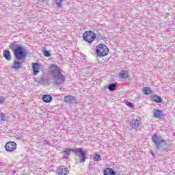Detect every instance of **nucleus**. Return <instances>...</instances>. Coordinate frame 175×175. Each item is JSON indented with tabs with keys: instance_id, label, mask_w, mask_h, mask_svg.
<instances>
[{
	"instance_id": "1",
	"label": "nucleus",
	"mask_w": 175,
	"mask_h": 175,
	"mask_svg": "<svg viewBox=\"0 0 175 175\" xmlns=\"http://www.w3.org/2000/svg\"><path fill=\"white\" fill-rule=\"evenodd\" d=\"M49 72L53 79V84L55 85H61L65 83V77L61 73L59 67L56 64H52L49 67Z\"/></svg>"
},
{
	"instance_id": "2",
	"label": "nucleus",
	"mask_w": 175,
	"mask_h": 175,
	"mask_svg": "<svg viewBox=\"0 0 175 175\" xmlns=\"http://www.w3.org/2000/svg\"><path fill=\"white\" fill-rule=\"evenodd\" d=\"M10 49H11L14 53V57L18 61H21L27 57V49L24 46L17 44V42L14 41L10 44Z\"/></svg>"
},
{
	"instance_id": "3",
	"label": "nucleus",
	"mask_w": 175,
	"mask_h": 175,
	"mask_svg": "<svg viewBox=\"0 0 175 175\" xmlns=\"http://www.w3.org/2000/svg\"><path fill=\"white\" fill-rule=\"evenodd\" d=\"M152 140L156 146L157 150H163V151H167L166 147L167 143L166 140L162 139V137L158 136L157 134H154L152 137Z\"/></svg>"
},
{
	"instance_id": "4",
	"label": "nucleus",
	"mask_w": 175,
	"mask_h": 175,
	"mask_svg": "<svg viewBox=\"0 0 175 175\" xmlns=\"http://www.w3.org/2000/svg\"><path fill=\"white\" fill-rule=\"evenodd\" d=\"M96 53L98 57H106L109 54V48L105 44H100L96 47Z\"/></svg>"
},
{
	"instance_id": "5",
	"label": "nucleus",
	"mask_w": 175,
	"mask_h": 175,
	"mask_svg": "<svg viewBox=\"0 0 175 175\" xmlns=\"http://www.w3.org/2000/svg\"><path fill=\"white\" fill-rule=\"evenodd\" d=\"M85 42L92 43L96 39V34L92 31H87L83 34Z\"/></svg>"
},
{
	"instance_id": "6",
	"label": "nucleus",
	"mask_w": 175,
	"mask_h": 175,
	"mask_svg": "<svg viewBox=\"0 0 175 175\" xmlns=\"http://www.w3.org/2000/svg\"><path fill=\"white\" fill-rule=\"evenodd\" d=\"M74 152L80 158V163H84L85 162V152H84L83 148H75Z\"/></svg>"
},
{
	"instance_id": "7",
	"label": "nucleus",
	"mask_w": 175,
	"mask_h": 175,
	"mask_svg": "<svg viewBox=\"0 0 175 175\" xmlns=\"http://www.w3.org/2000/svg\"><path fill=\"white\" fill-rule=\"evenodd\" d=\"M5 151L8 152H13L17 148V144L14 142H7L5 146Z\"/></svg>"
},
{
	"instance_id": "8",
	"label": "nucleus",
	"mask_w": 175,
	"mask_h": 175,
	"mask_svg": "<svg viewBox=\"0 0 175 175\" xmlns=\"http://www.w3.org/2000/svg\"><path fill=\"white\" fill-rule=\"evenodd\" d=\"M140 122H142L140 119H133L130 122V126L132 129H135V131H137L140 127Z\"/></svg>"
},
{
	"instance_id": "9",
	"label": "nucleus",
	"mask_w": 175,
	"mask_h": 175,
	"mask_svg": "<svg viewBox=\"0 0 175 175\" xmlns=\"http://www.w3.org/2000/svg\"><path fill=\"white\" fill-rule=\"evenodd\" d=\"M64 102H66V103L74 104L78 103L79 100L76 97H75V96L68 95L64 97Z\"/></svg>"
},
{
	"instance_id": "10",
	"label": "nucleus",
	"mask_w": 175,
	"mask_h": 175,
	"mask_svg": "<svg viewBox=\"0 0 175 175\" xmlns=\"http://www.w3.org/2000/svg\"><path fill=\"white\" fill-rule=\"evenodd\" d=\"M57 173L58 175H68L69 174V169L65 166H60L57 169Z\"/></svg>"
},
{
	"instance_id": "11",
	"label": "nucleus",
	"mask_w": 175,
	"mask_h": 175,
	"mask_svg": "<svg viewBox=\"0 0 175 175\" xmlns=\"http://www.w3.org/2000/svg\"><path fill=\"white\" fill-rule=\"evenodd\" d=\"M70 152H75V149L64 148L62 150L63 158H64V159H68V157L70 155Z\"/></svg>"
},
{
	"instance_id": "12",
	"label": "nucleus",
	"mask_w": 175,
	"mask_h": 175,
	"mask_svg": "<svg viewBox=\"0 0 175 175\" xmlns=\"http://www.w3.org/2000/svg\"><path fill=\"white\" fill-rule=\"evenodd\" d=\"M153 116L155 118H161L163 117V112L161 109H154L153 111Z\"/></svg>"
},
{
	"instance_id": "13",
	"label": "nucleus",
	"mask_w": 175,
	"mask_h": 175,
	"mask_svg": "<svg viewBox=\"0 0 175 175\" xmlns=\"http://www.w3.org/2000/svg\"><path fill=\"white\" fill-rule=\"evenodd\" d=\"M32 69L34 76H36V75L39 73V69H40V66H39L38 63H33L32 66Z\"/></svg>"
},
{
	"instance_id": "14",
	"label": "nucleus",
	"mask_w": 175,
	"mask_h": 175,
	"mask_svg": "<svg viewBox=\"0 0 175 175\" xmlns=\"http://www.w3.org/2000/svg\"><path fill=\"white\" fill-rule=\"evenodd\" d=\"M103 174L104 175H116V171L113 168L108 167L104 170Z\"/></svg>"
},
{
	"instance_id": "15",
	"label": "nucleus",
	"mask_w": 175,
	"mask_h": 175,
	"mask_svg": "<svg viewBox=\"0 0 175 175\" xmlns=\"http://www.w3.org/2000/svg\"><path fill=\"white\" fill-rule=\"evenodd\" d=\"M3 55L7 61H10V59H12V56H10V51L8 50L3 51Z\"/></svg>"
},
{
	"instance_id": "16",
	"label": "nucleus",
	"mask_w": 175,
	"mask_h": 175,
	"mask_svg": "<svg viewBox=\"0 0 175 175\" xmlns=\"http://www.w3.org/2000/svg\"><path fill=\"white\" fill-rule=\"evenodd\" d=\"M42 100L46 103H50L53 100V97L49 94H45L42 96Z\"/></svg>"
},
{
	"instance_id": "17",
	"label": "nucleus",
	"mask_w": 175,
	"mask_h": 175,
	"mask_svg": "<svg viewBox=\"0 0 175 175\" xmlns=\"http://www.w3.org/2000/svg\"><path fill=\"white\" fill-rule=\"evenodd\" d=\"M119 77H120V79H128L129 77V75L128 74V72L122 70L119 72Z\"/></svg>"
},
{
	"instance_id": "18",
	"label": "nucleus",
	"mask_w": 175,
	"mask_h": 175,
	"mask_svg": "<svg viewBox=\"0 0 175 175\" xmlns=\"http://www.w3.org/2000/svg\"><path fill=\"white\" fill-rule=\"evenodd\" d=\"M153 102H156V103H162V98L158 95H154L152 98Z\"/></svg>"
},
{
	"instance_id": "19",
	"label": "nucleus",
	"mask_w": 175,
	"mask_h": 175,
	"mask_svg": "<svg viewBox=\"0 0 175 175\" xmlns=\"http://www.w3.org/2000/svg\"><path fill=\"white\" fill-rule=\"evenodd\" d=\"M22 64H23L21 62L14 61L12 66V69H15V70L20 69V68H21Z\"/></svg>"
},
{
	"instance_id": "20",
	"label": "nucleus",
	"mask_w": 175,
	"mask_h": 175,
	"mask_svg": "<svg viewBox=\"0 0 175 175\" xmlns=\"http://www.w3.org/2000/svg\"><path fill=\"white\" fill-rule=\"evenodd\" d=\"M143 92L145 94V95H150V94H152V90H151L149 87H145L143 89Z\"/></svg>"
},
{
	"instance_id": "21",
	"label": "nucleus",
	"mask_w": 175,
	"mask_h": 175,
	"mask_svg": "<svg viewBox=\"0 0 175 175\" xmlns=\"http://www.w3.org/2000/svg\"><path fill=\"white\" fill-rule=\"evenodd\" d=\"M93 159L96 162H99V161H102V157H101L100 154H99L98 153H95L93 157Z\"/></svg>"
},
{
	"instance_id": "22",
	"label": "nucleus",
	"mask_w": 175,
	"mask_h": 175,
	"mask_svg": "<svg viewBox=\"0 0 175 175\" xmlns=\"http://www.w3.org/2000/svg\"><path fill=\"white\" fill-rule=\"evenodd\" d=\"M64 0H55V3L57 5V8L58 9H61L62 8V2Z\"/></svg>"
},
{
	"instance_id": "23",
	"label": "nucleus",
	"mask_w": 175,
	"mask_h": 175,
	"mask_svg": "<svg viewBox=\"0 0 175 175\" xmlns=\"http://www.w3.org/2000/svg\"><path fill=\"white\" fill-rule=\"evenodd\" d=\"M116 87H117V85L115 83H111L108 86V90H109V91H116Z\"/></svg>"
},
{
	"instance_id": "24",
	"label": "nucleus",
	"mask_w": 175,
	"mask_h": 175,
	"mask_svg": "<svg viewBox=\"0 0 175 175\" xmlns=\"http://www.w3.org/2000/svg\"><path fill=\"white\" fill-rule=\"evenodd\" d=\"M0 118L2 120V121H8V118L3 113H0Z\"/></svg>"
},
{
	"instance_id": "25",
	"label": "nucleus",
	"mask_w": 175,
	"mask_h": 175,
	"mask_svg": "<svg viewBox=\"0 0 175 175\" xmlns=\"http://www.w3.org/2000/svg\"><path fill=\"white\" fill-rule=\"evenodd\" d=\"M43 54L44 55V57H51V55L50 54V52L48 51H43Z\"/></svg>"
},
{
	"instance_id": "26",
	"label": "nucleus",
	"mask_w": 175,
	"mask_h": 175,
	"mask_svg": "<svg viewBox=\"0 0 175 175\" xmlns=\"http://www.w3.org/2000/svg\"><path fill=\"white\" fill-rule=\"evenodd\" d=\"M5 97H3V96H1L0 97V103H1V105H2V104H3V103H5Z\"/></svg>"
},
{
	"instance_id": "27",
	"label": "nucleus",
	"mask_w": 175,
	"mask_h": 175,
	"mask_svg": "<svg viewBox=\"0 0 175 175\" xmlns=\"http://www.w3.org/2000/svg\"><path fill=\"white\" fill-rule=\"evenodd\" d=\"M126 106H129V107H130L131 109H132V107H133V104L131 102H127L126 103Z\"/></svg>"
},
{
	"instance_id": "28",
	"label": "nucleus",
	"mask_w": 175,
	"mask_h": 175,
	"mask_svg": "<svg viewBox=\"0 0 175 175\" xmlns=\"http://www.w3.org/2000/svg\"><path fill=\"white\" fill-rule=\"evenodd\" d=\"M38 83H40V84H43V83H44V79H41L38 81Z\"/></svg>"
},
{
	"instance_id": "29",
	"label": "nucleus",
	"mask_w": 175,
	"mask_h": 175,
	"mask_svg": "<svg viewBox=\"0 0 175 175\" xmlns=\"http://www.w3.org/2000/svg\"><path fill=\"white\" fill-rule=\"evenodd\" d=\"M5 165V163L1 161L0 162V166H3Z\"/></svg>"
},
{
	"instance_id": "30",
	"label": "nucleus",
	"mask_w": 175,
	"mask_h": 175,
	"mask_svg": "<svg viewBox=\"0 0 175 175\" xmlns=\"http://www.w3.org/2000/svg\"><path fill=\"white\" fill-rule=\"evenodd\" d=\"M46 144H49V142H46Z\"/></svg>"
}]
</instances>
